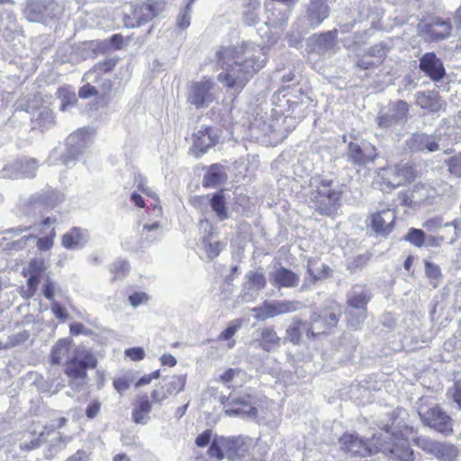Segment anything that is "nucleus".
Segmentation results:
<instances>
[{
	"label": "nucleus",
	"mask_w": 461,
	"mask_h": 461,
	"mask_svg": "<svg viewBox=\"0 0 461 461\" xmlns=\"http://www.w3.org/2000/svg\"><path fill=\"white\" fill-rule=\"evenodd\" d=\"M218 66L224 69L217 77L227 89L240 93L265 63L245 43L221 46L215 53Z\"/></svg>",
	"instance_id": "obj_1"
},
{
	"label": "nucleus",
	"mask_w": 461,
	"mask_h": 461,
	"mask_svg": "<svg viewBox=\"0 0 461 461\" xmlns=\"http://www.w3.org/2000/svg\"><path fill=\"white\" fill-rule=\"evenodd\" d=\"M419 173L414 164H388L377 170L375 184L383 192H391L416 180Z\"/></svg>",
	"instance_id": "obj_2"
},
{
	"label": "nucleus",
	"mask_w": 461,
	"mask_h": 461,
	"mask_svg": "<svg viewBox=\"0 0 461 461\" xmlns=\"http://www.w3.org/2000/svg\"><path fill=\"white\" fill-rule=\"evenodd\" d=\"M343 190L332 180L322 179L312 193V202L315 211L323 216L333 217L341 206Z\"/></svg>",
	"instance_id": "obj_3"
},
{
	"label": "nucleus",
	"mask_w": 461,
	"mask_h": 461,
	"mask_svg": "<svg viewBox=\"0 0 461 461\" xmlns=\"http://www.w3.org/2000/svg\"><path fill=\"white\" fill-rule=\"evenodd\" d=\"M128 12H124L122 21L125 28L140 27L158 17L165 9L162 0H139L128 3Z\"/></svg>",
	"instance_id": "obj_4"
},
{
	"label": "nucleus",
	"mask_w": 461,
	"mask_h": 461,
	"mask_svg": "<svg viewBox=\"0 0 461 461\" xmlns=\"http://www.w3.org/2000/svg\"><path fill=\"white\" fill-rule=\"evenodd\" d=\"M221 403L228 416L244 415L257 418L259 411H266L269 409L272 400L267 396L255 400V397L250 393L239 397L230 394L228 397L222 398Z\"/></svg>",
	"instance_id": "obj_5"
},
{
	"label": "nucleus",
	"mask_w": 461,
	"mask_h": 461,
	"mask_svg": "<svg viewBox=\"0 0 461 461\" xmlns=\"http://www.w3.org/2000/svg\"><path fill=\"white\" fill-rule=\"evenodd\" d=\"M246 438L242 436H219L214 435L207 455L211 458L218 461L225 457L229 461H240L244 457L243 452L246 450Z\"/></svg>",
	"instance_id": "obj_6"
},
{
	"label": "nucleus",
	"mask_w": 461,
	"mask_h": 461,
	"mask_svg": "<svg viewBox=\"0 0 461 461\" xmlns=\"http://www.w3.org/2000/svg\"><path fill=\"white\" fill-rule=\"evenodd\" d=\"M98 361L92 350L77 348L64 363V374L70 381H85L89 369H95Z\"/></svg>",
	"instance_id": "obj_7"
},
{
	"label": "nucleus",
	"mask_w": 461,
	"mask_h": 461,
	"mask_svg": "<svg viewBox=\"0 0 461 461\" xmlns=\"http://www.w3.org/2000/svg\"><path fill=\"white\" fill-rule=\"evenodd\" d=\"M414 444L438 461H456L459 454L454 444L437 441L424 436L417 437L414 439Z\"/></svg>",
	"instance_id": "obj_8"
},
{
	"label": "nucleus",
	"mask_w": 461,
	"mask_h": 461,
	"mask_svg": "<svg viewBox=\"0 0 461 461\" xmlns=\"http://www.w3.org/2000/svg\"><path fill=\"white\" fill-rule=\"evenodd\" d=\"M396 220L395 210L387 207L370 212L366 219V227L376 236L387 238L393 232Z\"/></svg>",
	"instance_id": "obj_9"
},
{
	"label": "nucleus",
	"mask_w": 461,
	"mask_h": 461,
	"mask_svg": "<svg viewBox=\"0 0 461 461\" xmlns=\"http://www.w3.org/2000/svg\"><path fill=\"white\" fill-rule=\"evenodd\" d=\"M214 83L210 77L192 82L189 86L187 102L196 109L208 107L215 100Z\"/></svg>",
	"instance_id": "obj_10"
},
{
	"label": "nucleus",
	"mask_w": 461,
	"mask_h": 461,
	"mask_svg": "<svg viewBox=\"0 0 461 461\" xmlns=\"http://www.w3.org/2000/svg\"><path fill=\"white\" fill-rule=\"evenodd\" d=\"M297 301L279 300L264 301L260 305L252 308L254 318L258 321H266L278 315L294 312L299 309Z\"/></svg>",
	"instance_id": "obj_11"
},
{
	"label": "nucleus",
	"mask_w": 461,
	"mask_h": 461,
	"mask_svg": "<svg viewBox=\"0 0 461 461\" xmlns=\"http://www.w3.org/2000/svg\"><path fill=\"white\" fill-rule=\"evenodd\" d=\"M420 420L425 426L444 436H450L454 432L452 418L438 405L420 413Z\"/></svg>",
	"instance_id": "obj_12"
},
{
	"label": "nucleus",
	"mask_w": 461,
	"mask_h": 461,
	"mask_svg": "<svg viewBox=\"0 0 461 461\" xmlns=\"http://www.w3.org/2000/svg\"><path fill=\"white\" fill-rule=\"evenodd\" d=\"M219 140V136L212 126H203L193 134V145L190 152L200 158L211 148L214 147Z\"/></svg>",
	"instance_id": "obj_13"
},
{
	"label": "nucleus",
	"mask_w": 461,
	"mask_h": 461,
	"mask_svg": "<svg viewBox=\"0 0 461 461\" xmlns=\"http://www.w3.org/2000/svg\"><path fill=\"white\" fill-rule=\"evenodd\" d=\"M410 106L407 102L398 100L388 113L380 112L376 117V124L381 129L391 128L407 120Z\"/></svg>",
	"instance_id": "obj_14"
},
{
	"label": "nucleus",
	"mask_w": 461,
	"mask_h": 461,
	"mask_svg": "<svg viewBox=\"0 0 461 461\" xmlns=\"http://www.w3.org/2000/svg\"><path fill=\"white\" fill-rule=\"evenodd\" d=\"M340 449L351 457H365L371 455L372 451L367 443L356 434L344 433L339 438Z\"/></svg>",
	"instance_id": "obj_15"
},
{
	"label": "nucleus",
	"mask_w": 461,
	"mask_h": 461,
	"mask_svg": "<svg viewBox=\"0 0 461 461\" xmlns=\"http://www.w3.org/2000/svg\"><path fill=\"white\" fill-rule=\"evenodd\" d=\"M419 68L433 82H439L446 77L442 60L435 52H426L420 59Z\"/></svg>",
	"instance_id": "obj_16"
},
{
	"label": "nucleus",
	"mask_w": 461,
	"mask_h": 461,
	"mask_svg": "<svg viewBox=\"0 0 461 461\" xmlns=\"http://www.w3.org/2000/svg\"><path fill=\"white\" fill-rule=\"evenodd\" d=\"M451 31L452 25L450 19L434 17L424 25L422 34L428 41H438L448 38L451 34Z\"/></svg>",
	"instance_id": "obj_17"
},
{
	"label": "nucleus",
	"mask_w": 461,
	"mask_h": 461,
	"mask_svg": "<svg viewBox=\"0 0 461 461\" xmlns=\"http://www.w3.org/2000/svg\"><path fill=\"white\" fill-rule=\"evenodd\" d=\"M271 284L277 289L281 288H293L299 285V276L284 267L276 268L269 274Z\"/></svg>",
	"instance_id": "obj_18"
},
{
	"label": "nucleus",
	"mask_w": 461,
	"mask_h": 461,
	"mask_svg": "<svg viewBox=\"0 0 461 461\" xmlns=\"http://www.w3.org/2000/svg\"><path fill=\"white\" fill-rule=\"evenodd\" d=\"M57 219L55 217H46L40 222V233L45 234L37 240L36 247L40 251H48L54 245L56 238V230L52 227Z\"/></svg>",
	"instance_id": "obj_19"
},
{
	"label": "nucleus",
	"mask_w": 461,
	"mask_h": 461,
	"mask_svg": "<svg viewBox=\"0 0 461 461\" xmlns=\"http://www.w3.org/2000/svg\"><path fill=\"white\" fill-rule=\"evenodd\" d=\"M393 458H395L400 461H413L414 460V453L411 447H410L409 441L407 438L393 436L391 438L390 447L385 448Z\"/></svg>",
	"instance_id": "obj_20"
},
{
	"label": "nucleus",
	"mask_w": 461,
	"mask_h": 461,
	"mask_svg": "<svg viewBox=\"0 0 461 461\" xmlns=\"http://www.w3.org/2000/svg\"><path fill=\"white\" fill-rule=\"evenodd\" d=\"M328 0H310L307 8V19L312 28L318 27L330 14Z\"/></svg>",
	"instance_id": "obj_21"
},
{
	"label": "nucleus",
	"mask_w": 461,
	"mask_h": 461,
	"mask_svg": "<svg viewBox=\"0 0 461 461\" xmlns=\"http://www.w3.org/2000/svg\"><path fill=\"white\" fill-rule=\"evenodd\" d=\"M416 104L430 113H438L444 109V102L436 91L419 92L416 95Z\"/></svg>",
	"instance_id": "obj_22"
},
{
	"label": "nucleus",
	"mask_w": 461,
	"mask_h": 461,
	"mask_svg": "<svg viewBox=\"0 0 461 461\" xmlns=\"http://www.w3.org/2000/svg\"><path fill=\"white\" fill-rule=\"evenodd\" d=\"M408 148L412 151H429L433 152L439 149L436 139L425 133L415 132L407 140Z\"/></svg>",
	"instance_id": "obj_23"
},
{
	"label": "nucleus",
	"mask_w": 461,
	"mask_h": 461,
	"mask_svg": "<svg viewBox=\"0 0 461 461\" xmlns=\"http://www.w3.org/2000/svg\"><path fill=\"white\" fill-rule=\"evenodd\" d=\"M307 272L309 277L305 280L303 288H307L308 285L328 278L331 274V269L320 259L312 258L308 261Z\"/></svg>",
	"instance_id": "obj_24"
},
{
	"label": "nucleus",
	"mask_w": 461,
	"mask_h": 461,
	"mask_svg": "<svg viewBox=\"0 0 461 461\" xmlns=\"http://www.w3.org/2000/svg\"><path fill=\"white\" fill-rule=\"evenodd\" d=\"M152 403L147 393L138 395L133 402L132 420L137 424H145L152 410Z\"/></svg>",
	"instance_id": "obj_25"
},
{
	"label": "nucleus",
	"mask_w": 461,
	"mask_h": 461,
	"mask_svg": "<svg viewBox=\"0 0 461 461\" xmlns=\"http://www.w3.org/2000/svg\"><path fill=\"white\" fill-rule=\"evenodd\" d=\"M119 61L120 58L118 57L106 58L100 60L85 73L84 78L94 77L93 82L97 83L104 74L113 72Z\"/></svg>",
	"instance_id": "obj_26"
},
{
	"label": "nucleus",
	"mask_w": 461,
	"mask_h": 461,
	"mask_svg": "<svg viewBox=\"0 0 461 461\" xmlns=\"http://www.w3.org/2000/svg\"><path fill=\"white\" fill-rule=\"evenodd\" d=\"M258 342L262 349L270 352L280 346L281 339L273 327H265L259 331Z\"/></svg>",
	"instance_id": "obj_27"
},
{
	"label": "nucleus",
	"mask_w": 461,
	"mask_h": 461,
	"mask_svg": "<svg viewBox=\"0 0 461 461\" xmlns=\"http://www.w3.org/2000/svg\"><path fill=\"white\" fill-rule=\"evenodd\" d=\"M130 40V36L125 38L121 33H115L113 34L108 41H91V45L100 50L102 53H104L109 49V47L115 50H122L126 46L127 41Z\"/></svg>",
	"instance_id": "obj_28"
},
{
	"label": "nucleus",
	"mask_w": 461,
	"mask_h": 461,
	"mask_svg": "<svg viewBox=\"0 0 461 461\" xmlns=\"http://www.w3.org/2000/svg\"><path fill=\"white\" fill-rule=\"evenodd\" d=\"M85 230L73 227L62 235L61 244L67 249H75L85 242Z\"/></svg>",
	"instance_id": "obj_29"
},
{
	"label": "nucleus",
	"mask_w": 461,
	"mask_h": 461,
	"mask_svg": "<svg viewBox=\"0 0 461 461\" xmlns=\"http://www.w3.org/2000/svg\"><path fill=\"white\" fill-rule=\"evenodd\" d=\"M210 205L219 221H224L229 218L227 201L223 189H221L212 194L210 199Z\"/></svg>",
	"instance_id": "obj_30"
},
{
	"label": "nucleus",
	"mask_w": 461,
	"mask_h": 461,
	"mask_svg": "<svg viewBox=\"0 0 461 461\" xmlns=\"http://www.w3.org/2000/svg\"><path fill=\"white\" fill-rule=\"evenodd\" d=\"M226 180V174L222 171L221 166L212 164L203 176V185L204 187H214Z\"/></svg>",
	"instance_id": "obj_31"
},
{
	"label": "nucleus",
	"mask_w": 461,
	"mask_h": 461,
	"mask_svg": "<svg viewBox=\"0 0 461 461\" xmlns=\"http://www.w3.org/2000/svg\"><path fill=\"white\" fill-rule=\"evenodd\" d=\"M71 340L67 339H59L52 347L50 354V362L52 366L60 365L63 358L68 354Z\"/></svg>",
	"instance_id": "obj_32"
},
{
	"label": "nucleus",
	"mask_w": 461,
	"mask_h": 461,
	"mask_svg": "<svg viewBox=\"0 0 461 461\" xmlns=\"http://www.w3.org/2000/svg\"><path fill=\"white\" fill-rule=\"evenodd\" d=\"M187 381V375H173L169 377L167 382L161 383L165 387L167 393L170 395L177 394L183 392L185 388Z\"/></svg>",
	"instance_id": "obj_33"
},
{
	"label": "nucleus",
	"mask_w": 461,
	"mask_h": 461,
	"mask_svg": "<svg viewBox=\"0 0 461 461\" xmlns=\"http://www.w3.org/2000/svg\"><path fill=\"white\" fill-rule=\"evenodd\" d=\"M425 276L429 279V285L432 288L439 286L443 279V274L439 266L434 264L429 260L424 261Z\"/></svg>",
	"instance_id": "obj_34"
},
{
	"label": "nucleus",
	"mask_w": 461,
	"mask_h": 461,
	"mask_svg": "<svg viewBox=\"0 0 461 461\" xmlns=\"http://www.w3.org/2000/svg\"><path fill=\"white\" fill-rule=\"evenodd\" d=\"M305 328V322L299 318H294L292 324L286 329V336L290 342L297 345L301 342L302 332Z\"/></svg>",
	"instance_id": "obj_35"
},
{
	"label": "nucleus",
	"mask_w": 461,
	"mask_h": 461,
	"mask_svg": "<svg viewBox=\"0 0 461 461\" xmlns=\"http://www.w3.org/2000/svg\"><path fill=\"white\" fill-rule=\"evenodd\" d=\"M195 0H187L185 7L180 11L176 17V26L179 30H185L191 23L192 5Z\"/></svg>",
	"instance_id": "obj_36"
},
{
	"label": "nucleus",
	"mask_w": 461,
	"mask_h": 461,
	"mask_svg": "<svg viewBox=\"0 0 461 461\" xmlns=\"http://www.w3.org/2000/svg\"><path fill=\"white\" fill-rule=\"evenodd\" d=\"M247 284L250 289L262 290L267 285V279L262 271H249L246 275Z\"/></svg>",
	"instance_id": "obj_37"
},
{
	"label": "nucleus",
	"mask_w": 461,
	"mask_h": 461,
	"mask_svg": "<svg viewBox=\"0 0 461 461\" xmlns=\"http://www.w3.org/2000/svg\"><path fill=\"white\" fill-rule=\"evenodd\" d=\"M110 272L113 275V281L122 279L130 273V264L124 259L117 260L110 267Z\"/></svg>",
	"instance_id": "obj_38"
},
{
	"label": "nucleus",
	"mask_w": 461,
	"mask_h": 461,
	"mask_svg": "<svg viewBox=\"0 0 461 461\" xmlns=\"http://www.w3.org/2000/svg\"><path fill=\"white\" fill-rule=\"evenodd\" d=\"M348 157L353 163L357 165H365L369 161V158L365 154L362 148L355 142L348 144Z\"/></svg>",
	"instance_id": "obj_39"
},
{
	"label": "nucleus",
	"mask_w": 461,
	"mask_h": 461,
	"mask_svg": "<svg viewBox=\"0 0 461 461\" xmlns=\"http://www.w3.org/2000/svg\"><path fill=\"white\" fill-rule=\"evenodd\" d=\"M404 240L410 242L417 248H421L425 245L426 234L420 229L410 228L405 234Z\"/></svg>",
	"instance_id": "obj_40"
},
{
	"label": "nucleus",
	"mask_w": 461,
	"mask_h": 461,
	"mask_svg": "<svg viewBox=\"0 0 461 461\" xmlns=\"http://www.w3.org/2000/svg\"><path fill=\"white\" fill-rule=\"evenodd\" d=\"M365 54L368 55L370 59H375V62H377V66H379L384 61L387 54V49L384 44H375L371 46Z\"/></svg>",
	"instance_id": "obj_41"
},
{
	"label": "nucleus",
	"mask_w": 461,
	"mask_h": 461,
	"mask_svg": "<svg viewBox=\"0 0 461 461\" xmlns=\"http://www.w3.org/2000/svg\"><path fill=\"white\" fill-rule=\"evenodd\" d=\"M370 300V296L366 293L353 294L348 299V304L353 308L366 310V305Z\"/></svg>",
	"instance_id": "obj_42"
},
{
	"label": "nucleus",
	"mask_w": 461,
	"mask_h": 461,
	"mask_svg": "<svg viewBox=\"0 0 461 461\" xmlns=\"http://www.w3.org/2000/svg\"><path fill=\"white\" fill-rule=\"evenodd\" d=\"M446 165L450 175L461 178V151L446 160Z\"/></svg>",
	"instance_id": "obj_43"
},
{
	"label": "nucleus",
	"mask_w": 461,
	"mask_h": 461,
	"mask_svg": "<svg viewBox=\"0 0 461 461\" xmlns=\"http://www.w3.org/2000/svg\"><path fill=\"white\" fill-rule=\"evenodd\" d=\"M57 96L62 101L63 105L73 104L77 102L76 94L68 86H60L57 90Z\"/></svg>",
	"instance_id": "obj_44"
},
{
	"label": "nucleus",
	"mask_w": 461,
	"mask_h": 461,
	"mask_svg": "<svg viewBox=\"0 0 461 461\" xmlns=\"http://www.w3.org/2000/svg\"><path fill=\"white\" fill-rule=\"evenodd\" d=\"M30 337L28 330H23L8 337L7 342L5 343L6 349L15 348L26 342Z\"/></svg>",
	"instance_id": "obj_45"
},
{
	"label": "nucleus",
	"mask_w": 461,
	"mask_h": 461,
	"mask_svg": "<svg viewBox=\"0 0 461 461\" xmlns=\"http://www.w3.org/2000/svg\"><path fill=\"white\" fill-rule=\"evenodd\" d=\"M241 373L239 368H229L224 371L219 377L218 381L225 384L228 388H231L230 383Z\"/></svg>",
	"instance_id": "obj_46"
},
{
	"label": "nucleus",
	"mask_w": 461,
	"mask_h": 461,
	"mask_svg": "<svg viewBox=\"0 0 461 461\" xmlns=\"http://www.w3.org/2000/svg\"><path fill=\"white\" fill-rule=\"evenodd\" d=\"M151 401L153 403H161L166 401L169 394L167 393L165 387L160 383L150 393Z\"/></svg>",
	"instance_id": "obj_47"
},
{
	"label": "nucleus",
	"mask_w": 461,
	"mask_h": 461,
	"mask_svg": "<svg viewBox=\"0 0 461 461\" xmlns=\"http://www.w3.org/2000/svg\"><path fill=\"white\" fill-rule=\"evenodd\" d=\"M242 325V320H236L232 324L229 325L219 336V339L221 340H229L231 339L238 330L240 329Z\"/></svg>",
	"instance_id": "obj_48"
},
{
	"label": "nucleus",
	"mask_w": 461,
	"mask_h": 461,
	"mask_svg": "<svg viewBox=\"0 0 461 461\" xmlns=\"http://www.w3.org/2000/svg\"><path fill=\"white\" fill-rule=\"evenodd\" d=\"M337 34L338 31L336 29L320 33L319 35H317V41L320 44L325 45V47H327L328 45L332 46L335 39L337 38Z\"/></svg>",
	"instance_id": "obj_49"
},
{
	"label": "nucleus",
	"mask_w": 461,
	"mask_h": 461,
	"mask_svg": "<svg viewBox=\"0 0 461 461\" xmlns=\"http://www.w3.org/2000/svg\"><path fill=\"white\" fill-rule=\"evenodd\" d=\"M124 354L127 357L134 362L141 361L145 358V351L140 347H133L125 349Z\"/></svg>",
	"instance_id": "obj_50"
},
{
	"label": "nucleus",
	"mask_w": 461,
	"mask_h": 461,
	"mask_svg": "<svg viewBox=\"0 0 461 461\" xmlns=\"http://www.w3.org/2000/svg\"><path fill=\"white\" fill-rule=\"evenodd\" d=\"M447 396L461 409V381L454 383L453 386L447 390Z\"/></svg>",
	"instance_id": "obj_51"
},
{
	"label": "nucleus",
	"mask_w": 461,
	"mask_h": 461,
	"mask_svg": "<svg viewBox=\"0 0 461 461\" xmlns=\"http://www.w3.org/2000/svg\"><path fill=\"white\" fill-rule=\"evenodd\" d=\"M45 270L43 259L32 258L29 262L28 271L30 274L41 276Z\"/></svg>",
	"instance_id": "obj_52"
},
{
	"label": "nucleus",
	"mask_w": 461,
	"mask_h": 461,
	"mask_svg": "<svg viewBox=\"0 0 461 461\" xmlns=\"http://www.w3.org/2000/svg\"><path fill=\"white\" fill-rule=\"evenodd\" d=\"M113 386L119 393H123L131 386V380L128 377L121 376L113 380Z\"/></svg>",
	"instance_id": "obj_53"
},
{
	"label": "nucleus",
	"mask_w": 461,
	"mask_h": 461,
	"mask_svg": "<svg viewBox=\"0 0 461 461\" xmlns=\"http://www.w3.org/2000/svg\"><path fill=\"white\" fill-rule=\"evenodd\" d=\"M212 438V431L205 429L195 438V445L199 447H204L211 444Z\"/></svg>",
	"instance_id": "obj_54"
},
{
	"label": "nucleus",
	"mask_w": 461,
	"mask_h": 461,
	"mask_svg": "<svg viewBox=\"0 0 461 461\" xmlns=\"http://www.w3.org/2000/svg\"><path fill=\"white\" fill-rule=\"evenodd\" d=\"M99 94L97 88L90 83L85 84L78 90V96L82 99H86L91 96H97Z\"/></svg>",
	"instance_id": "obj_55"
},
{
	"label": "nucleus",
	"mask_w": 461,
	"mask_h": 461,
	"mask_svg": "<svg viewBox=\"0 0 461 461\" xmlns=\"http://www.w3.org/2000/svg\"><path fill=\"white\" fill-rule=\"evenodd\" d=\"M357 66L363 70L378 67L377 62H375V59H370L368 55H366L365 53L357 59Z\"/></svg>",
	"instance_id": "obj_56"
},
{
	"label": "nucleus",
	"mask_w": 461,
	"mask_h": 461,
	"mask_svg": "<svg viewBox=\"0 0 461 461\" xmlns=\"http://www.w3.org/2000/svg\"><path fill=\"white\" fill-rule=\"evenodd\" d=\"M41 276L30 274V276L27 279L28 296H32L36 293L38 285L40 283Z\"/></svg>",
	"instance_id": "obj_57"
},
{
	"label": "nucleus",
	"mask_w": 461,
	"mask_h": 461,
	"mask_svg": "<svg viewBox=\"0 0 461 461\" xmlns=\"http://www.w3.org/2000/svg\"><path fill=\"white\" fill-rule=\"evenodd\" d=\"M101 403L97 400L92 401L86 409V415L89 419H94L100 411Z\"/></svg>",
	"instance_id": "obj_58"
},
{
	"label": "nucleus",
	"mask_w": 461,
	"mask_h": 461,
	"mask_svg": "<svg viewBox=\"0 0 461 461\" xmlns=\"http://www.w3.org/2000/svg\"><path fill=\"white\" fill-rule=\"evenodd\" d=\"M149 297L145 293L136 292L129 296L131 304L134 307L144 303L148 301Z\"/></svg>",
	"instance_id": "obj_59"
},
{
	"label": "nucleus",
	"mask_w": 461,
	"mask_h": 461,
	"mask_svg": "<svg viewBox=\"0 0 461 461\" xmlns=\"http://www.w3.org/2000/svg\"><path fill=\"white\" fill-rule=\"evenodd\" d=\"M51 310L57 318L60 320H65L68 318V312L66 309L59 303L53 301L51 303Z\"/></svg>",
	"instance_id": "obj_60"
},
{
	"label": "nucleus",
	"mask_w": 461,
	"mask_h": 461,
	"mask_svg": "<svg viewBox=\"0 0 461 461\" xmlns=\"http://www.w3.org/2000/svg\"><path fill=\"white\" fill-rule=\"evenodd\" d=\"M43 295L50 301H54V294H55V284L48 279L46 281V284L44 285V287L42 289Z\"/></svg>",
	"instance_id": "obj_61"
},
{
	"label": "nucleus",
	"mask_w": 461,
	"mask_h": 461,
	"mask_svg": "<svg viewBox=\"0 0 461 461\" xmlns=\"http://www.w3.org/2000/svg\"><path fill=\"white\" fill-rule=\"evenodd\" d=\"M422 226L428 230H435L442 226V220L439 217L430 218L425 221Z\"/></svg>",
	"instance_id": "obj_62"
},
{
	"label": "nucleus",
	"mask_w": 461,
	"mask_h": 461,
	"mask_svg": "<svg viewBox=\"0 0 461 461\" xmlns=\"http://www.w3.org/2000/svg\"><path fill=\"white\" fill-rule=\"evenodd\" d=\"M261 2L260 0H248L245 5L246 11L245 15H253L254 11H257L260 8Z\"/></svg>",
	"instance_id": "obj_63"
},
{
	"label": "nucleus",
	"mask_w": 461,
	"mask_h": 461,
	"mask_svg": "<svg viewBox=\"0 0 461 461\" xmlns=\"http://www.w3.org/2000/svg\"><path fill=\"white\" fill-rule=\"evenodd\" d=\"M65 461H88L86 451L79 449L75 454L68 457Z\"/></svg>",
	"instance_id": "obj_64"
}]
</instances>
